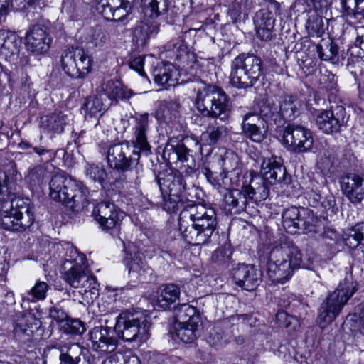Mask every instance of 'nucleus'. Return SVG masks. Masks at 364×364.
Here are the masks:
<instances>
[{
    "label": "nucleus",
    "mask_w": 364,
    "mask_h": 364,
    "mask_svg": "<svg viewBox=\"0 0 364 364\" xmlns=\"http://www.w3.org/2000/svg\"><path fill=\"white\" fill-rule=\"evenodd\" d=\"M176 336L185 343L194 342L200 335L201 318L197 309L183 304L174 309Z\"/></svg>",
    "instance_id": "9d476101"
},
{
    "label": "nucleus",
    "mask_w": 364,
    "mask_h": 364,
    "mask_svg": "<svg viewBox=\"0 0 364 364\" xmlns=\"http://www.w3.org/2000/svg\"><path fill=\"white\" fill-rule=\"evenodd\" d=\"M180 288L174 284L161 285L156 291V300L154 308L166 310L171 307L178 299Z\"/></svg>",
    "instance_id": "cd10ccee"
},
{
    "label": "nucleus",
    "mask_w": 364,
    "mask_h": 364,
    "mask_svg": "<svg viewBox=\"0 0 364 364\" xmlns=\"http://www.w3.org/2000/svg\"><path fill=\"white\" fill-rule=\"evenodd\" d=\"M341 4L345 15H354L358 5V0H341Z\"/></svg>",
    "instance_id": "338daca9"
},
{
    "label": "nucleus",
    "mask_w": 364,
    "mask_h": 364,
    "mask_svg": "<svg viewBox=\"0 0 364 364\" xmlns=\"http://www.w3.org/2000/svg\"><path fill=\"white\" fill-rule=\"evenodd\" d=\"M149 129V114H143L136 117V124L134 127L135 146L127 142L115 144L109 146L107 151V159L111 168L126 171L134 165L137 164L139 160L141 151H150L151 146L147 140Z\"/></svg>",
    "instance_id": "f03ea898"
},
{
    "label": "nucleus",
    "mask_w": 364,
    "mask_h": 364,
    "mask_svg": "<svg viewBox=\"0 0 364 364\" xmlns=\"http://www.w3.org/2000/svg\"><path fill=\"white\" fill-rule=\"evenodd\" d=\"M307 217H302L300 222V227L298 230H301L304 233L317 232H318V219L311 215L307 210Z\"/></svg>",
    "instance_id": "6e6d98bb"
},
{
    "label": "nucleus",
    "mask_w": 364,
    "mask_h": 364,
    "mask_svg": "<svg viewBox=\"0 0 364 364\" xmlns=\"http://www.w3.org/2000/svg\"><path fill=\"white\" fill-rule=\"evenodd\" d=\"M21 40L17 34L10 30H0V55L6 60L17 58Z\"/></svg>",
    "instance_id": "5701e85b"
},
{
    "label": "nucleus",
    "mask_w": 364,
    "mask_h": 364,
    "mask_svg": "<svg viewBox=\"0 0 364 364\" xmlns=\"http://www.w3.org/2000/svg\"><path fill=\"white\" fill-rule=\"evenodd\" d=\"M26 46L28 51L36 55L46 53L50 48V38L46 30L34 26L26 34Z\"/></svg>",
    "instance_id": "b1692460"
},
{
    "label": "nucleus",
    "mask_w": 364,
    "mask_h": 364,
    "mask_svg": "<svg viewBox=\"0 0 364 364\" xmlns=\"http://www.w3.org/2000/svg\"><path fill=\"white\" fill-rule=\"evenodd\" d=\"M247 204V199L242 190H227L223 196V206L227 213L238 214L245 210Z\"/></svg>",
    "instance_id": "c85d7f7f"
},
{
    "label": "nucleus",
    "mask_w": 364,
    "mask_h": 364,
    "mask_svg": "<svg viewBox=\"0 0 364 364\" xmlns=\"http://www.w3.org/2000/svg\"><path fill=\"white\" fill-rule=\"evenodd\" d=\"M276 318L279 324L281 326H284L285 328H288L291 325H293V328L296 330L299 326V322L296 316H290L286 311H279L276 315Z\"/></svg>",
    "instance_id": "680f3d73"
},
{
    "label": "nucleus",
    "mask_w": 364,
    "mask_h": 364,
    "mask_svg": "<svg viewBox=\"0 0 364 364\" xmlns=\"http://www.w3.org/2000/svg\"><path fill=\"white\" fill-rule=\"evenodd\" d=\"M195 105L203 117L223 120L228 116V97L222 88L215 85H205L199 88L196 92Z\"/></svg>",
    "instance_id": "6e6552de"
},
{
    "label": "nucleus",
    "mask_w": 364,
    "mask_h": 364,
    "mask_svg": "<svg viewBox=\"0 0 364 364\" xmlns=\"http://www.w3.org/2000/svg\"><path fill=\"white\" fill-rule=\"evenodd\" d=\"M357 283L352 278L346 277L331 292L321 304L317 322L321 328H325L339 315L344 306L357 291Z\"/></svg>",
    "instance_id": "0eeeda50"
},
{
    "label": "nucleus",
    "mask_w": 364,
    "mask_h": 364,
    "mask_svg": "<svg viewBox=\"0 0 364 364\" xmlns=\"http://www.w3.org/2000/svg\"><path fill=\"white\" fill-rule=\"evenodd\" d=\"M282 142L289 149L296 153H304L312 148L314 137L310 129L292 123L284 129Z\"/></svg>",
    "instance_id": "ddd939ff"
},
{
    "label": "nucleus",
    "mask_w": 364,
    "mask_h": 364,
    "mask_svg": "<svg viewBox=\"0 0 364 364\" xmlns=\"http://www.w3.org/2000/svg\"><path fill=\"white\" fill-rule=\"evenodd\" d=\"M85 173L89 180L97 182L102 186L108 179V173L104 166L100 164H87L85 167Z\"/></svg>",
    "instance_id": "a19ab883"
},
{
    "label": "nucleus",
    "mask_w": 364,
    "mask_h": 364,
    "mask_svg": "<svg viewBox=\"0 0 364 364\" xmlns=\"http://www.w3.org/2000/svg\"><path fill=\"white\" fill-rule=\"evenodd\" d=\"M225 128L214 122L208 125L207 129L200 136V144L203 146H211L216 144L223 136Z\"/></svg>",
    "instance_id": "ea45409f"
},
{
    "label": "nucleus",
    "mask_w": 364,
    "mask_h": 364,
    "mask_svg": "<svg viewBox=\"0 0 364 364\" xmlns=\"http://www.w3.org/2000/svg\"><path fill=\"white\" fill-rule=\"evenodd\" d=\"M241 188L247 199L255 203L264 200L269 194L264 178L253 171L245 173Z\"/></svg>",
    "instance_id": "dca6fc26"
},
{
    "label": "nucleus",
    "mask_w": 364,
    "mask_h": 364,
    "mask_svg": "<svg viewBox=\"0 0 364 364\" xmlns=\"http://www.w3.org/2000/svg\"><path fill=\"white\" fill-rule=\"evenodd\" d=\"M302 254L299 247L291 242L274 246L269 252L267 274L272 282L284 284L300 268Z\"/></svg>",
    "instance_id": "7ed1b4c3"
},
{
    "label": "nucleus",
    "mask_w": 364,
    "mask_h": 364,
    "mask_svg": "<svg viewBox=\"0 0 364 364\" xmlns=\"http://www.w3.org/2000/svg\"><path fill=\"white\" fill-rule=\"evenodd\" d=\"M44 173L45 171L42 166H36L29 169L28 173L25 178L31 183L36 185L43 179Z\"/></svg>",
    "instance_id": "e2e57ef3"
},
{
    "label": "nucleus",
    "mask_w": 364,
    "mask_h": 364,
    "mask_svg": "<svg viewBox=\"0 0 364 364\" xmlns=\"http://www.w3.org/2000/svg\"><path fill=\"white\" fill-rule=\"evenodd\" d=\"M92 214L100 227L113 237L119 236L124 212L109 201H102L93 209Z\"/></svg>",
    "instance_id": "f8f14e48"
},
{
    "label": "nucleus",
    "mask_w": 364,
    "mask_h": 364,
    "mask_svg": "<svg viewBox=\"0 0 364 364\" xmlns=\"http://www.w3.org/2000/svg\"><path fill=\"white\" fill-rule=\"evenodd\" d=\"M61 68L73 78H84L89 74L93 65V59L82 48H71L65 50L60 58Z\"/></svg>",
    "instance_id": "9b49d317"
},
{
    "label": "nucleus",
    "mask_w": 364,
    "mask_h": 364,
    "mask_svg": "<svg viewBox=\"0 0 364 364\" xmlns=\"http://www.w3.org/2000/svg\"><path fill=\"white\" fill-rule=\"evenodd\" d=\"M110 103L98 92L97 95L89 96L85 99L81 109L85 118H98L109 108Z\"/></svg>",
    "instance_id": "c756f323"
},
{
    "label": "nucleus",
    "mask_w": 364,
    "mask_h": 364,
    "mask_svg": "<svg viewBox=\"0 0 364 364\" xmlns=\"http://www.w3.org/2000/svg\"><path fill=\"white\" fill-rule=\"evenodd\" d=\"M65 124L66 116L59 112L42 117L40 126L45 133L55 134L61 133Z\"/></svg>",
    "instance_id": "c9c22d12"
},
{
    "label": "nucleus",
    "mask_w": 364,
    "mask_h": 364,
    "mask_svg": "<svg viewBox=\"0 0 364 364\" xmlns=\"http://www.w3.org/2000/svg\"><path fill=\"white\" fill-rule=\"evenodd\" d=\"M338 46L333 41L326 43L324 45H318L316 50L319 58L323 60L334 62L338 54Z\"/></svg>",
    "instance_id": "49530a36"
},
{
    "label": "nucleus",
    "mask_w": 364,
    "mask_h": 364,
    "mask_svg": "<svg viewBox=\"0 0 364 364\" xmlns=\"http://www.w3.org/2000/svg\"><path fill=\"white\" fill-rule=\"evenodd\" d=\"M162 195V209L169 213L176 212L178 210L179 205L181 203V196H171L169 194Z\"/></svg>",
    "instance_id": "5fc2aeb1"
},
{
    "label": "nucleus",
    "mask_w": 364,
    "mask_h": 364,
    "mask_svg": "<svg viewBox=\"0 0 364 364\" xmlns=\"http://www.w3.org/2000/svg\"><path fill=\"white\" fill-rule=\"evenodd\" d=\"M53 350L59 354L60 364H90L89 352L79 344L73 343Z\"/></svg>",
    "instance_id": "412c9836"
},
{
    "label": "nucleus",
    "mask_w": 364,
    "mask_h": 364,
    "mask_svg": "<svg viewBox=\"0 0 364 364\" xmlns=\"http://www.w3.org/2000/svg\"><path fill=\"white\" fill-rule=\"evenodd\" d=\"M165 0H141V6L145 16L151 19L158 18L161 14L159 4Z\"/></svg>",
    "instance_id": "8fccbe9b"
},
{
    "label": "nucleus",
    "mask_w": 364,
    "mask_h": 364,
    "mask_svg": "<svg viewBox=\"0 0 364 364\" xmlns=\"http://www.w3.org/2000/svg\"><path fill=\"white\" fill-rule=\"evenodd\" d=\"M130 68L136 70L141 76L145 75L144 71V58L141 56H137L134 58L129 63Z\"/></svg>",
    "instance_id": "774afa93"
},
{
    "label": "nucleus",
    "mask_w": 364,
    "mask_h": 364,
    "mask_svg": "<svg viewBox=\"0 0 364 364\" xmlns=\"http://www.w3.org/2000/svg\"><path fill=\"white\" fill-rule=\"evenodd\" d=\"M232 255V251L230 249L229 246H223L218 247L215 250L212 259L213 261L218 264V265H225L227 264L230 260V256Z\"/></svg>",
    "instance_id": "4d7b16f0"
},
{
    "label": "nucleus",
    "mask_w": 364,
    "mask_h": 364,
    "mask_svg": "<svg viewBox=\"0 0 364 364\" xmlns=\"http://www.w3.org/2000/svg\"><path fill=\"white\" fill-rule=\"evenodd\" d=\"M232 277L238 287L253 291L262 281V273L252 264H241L232 269Z\"/></svg>",
    "instance_id": "a211bd4d"
},
{
    "label": "nucleus",
    "mask_w": 364,
    "mask_h": 364,
    "mask_svg": "<svg viewBox=\"0 0 364 364\" xmlns=\"http://www.w3.org/2000/svg\"><path fill=\"white\" fill-rule=\"evenodd\" d=\"M157 183L161 194L181 196L186 188L185 178L181 174L160 173Z\"/></svg>",
    "instance_id": "393cba45"
},
{
    "label": "nucleus",
    "mask_w": 364,
    "mask_h": 364,
    "mask_svg": "<svg viewBox=\"0 0 364 364\" xmlns=\"http://www.w3.org/2000/svg\"><path fill=\"white\" fill-rule=\"evenodd\" d=\"M155 83L168 89L178 83V73L174 65L169 63H159L153 70Z\"/></svg>",
    "instance_id": "a878e982"
},
{
    "label": "nucleus",
    "mask_w": 364,
    "mask_h": 364,
    "mask_svg": "<svg viewBox=\"0 0 364 364\" xmlns=\"http://www.w3.org/2000/svg\"><path fill=\"white\" fill-rule=\"evenodd\" d=\"M301 103L292 96H286L281 101L279 106V117H282L287 121L295 119L300 114Z\"/></svg>",
    "instance_id": "58836bf2"
},
{
    "label": "nucleus",
    "mask_w": 364,
    "mask_h": 364,
    "mask_svg": "<svg viewBox=\"0 0 364 364\" xmlns=\"http://www.w3.org/2000/svg\"><path fill=\"white\" fill-rule=\"evenodd\" d=\"M35 220L28 199L16 198L6 200L0 206V227L6 230L22 232Z\"/></svg>",
    "instance_id": "20e7f679"
},
{
    "label": "nucleus",
    "mask_w": 364,
    "mask_h": 364,
    "mask_svg": "<svg viewBox=\"0 0 364 364\" xmlns=\"http://www.w3.org/2000/svg\"><path fill=\"white\" fill-rule=\"evenodd\" d=\"M85 262L86 257L84 255H79L73 262H65L63 278L71 287L81 288L87 279L88 268Z\"/></svg>",
    "instance_id": "f3484780"
},
{
    "label": "nucleus",
    "mask_w": 364,
    "mask_h": 364,
    "mask_svg": "<svg viewBox=\"0 0 364 364\" xmlns=\"http://www.w3.org/2000/svg\"><path fill=\"white\" fill-rule=\"evenodd\" d=\"M223 171L228 173L230 176H235L237 180L241 174V168L239 165L237 156L233 152H226L222 159Z\"/></svg>",
    "instance_id": "79ce46f5"
},
{
    "label": "nucleus",
    "mask_w": 364,
    "mask_h": 364,
    "mask_svg": "<svg viewBox=\"0 0 364 364\" xmlns=\"http://www.w3.org/2000/svg\"><path fill=\"white\" fill-rule=\"evenodd\" d=\"M159 30V26L154 19H144L136 24L134 37L139 46H144L151 38L158 33Z\"/></svg>",
    "instance_id": "473e14b6"
},
{
    "label": "nucleus",
    "mask_w": 364,
    "mask_h": 364,
    "mask_svg": "<svg viewBox=\"0 0 364 364\" xmlns=\"http://www.w3.org/2000/svg\"><path fill=\"white\" fill-rule=\"evenodd\" d=\"M204 175L208 181L216 189L223 188L226 191L231 187L237 186L238 181L235 176H230L227 172L223 171L220 175H215L209 168H205Z\"/></svg>",
    "instance_id": "e433bc0d"
},
{
    "label": "nucleus",
    "mask_w": 364,
    "mask_h": 364,
    "mask_svg": "<svg viewBox=\"0 0 364 364\" xmlns=\"http://www.w3.org/2000/svg\"><path fill=\"white\" fill-rule=\"evenodd\" d=\"M90 38V43L95 47L103 46L109 39L107 31L100 27L95 28Z\"/></svg>",
    "instance_id": "052dcab7"
},
{
    "label": "nucleus",
    "mask_w": 364,
    "mask_h": 364,
    "mask_svg": "<svg viewBox=\"0 0 364 364\" xmlns=\"http://www.w3.org/2000/svg\"><path fill=\"white\" fill-rule=\"evenodd\" d=\"M267 129V126L242 127L245 137L256 143H260L265 138Z\"/></svg>",
    "instance_id": "09e8293b"
},
{
    "label": "nucleus",
    "mask_w": 364,
    "mask_h": 364,
    "mask_svg": "<svg viewBox=\"0 0 364 364\" xmlns=\"http://www.w3.org/2000/svg\"><path fill=\"white\" fill-rule=\"evenodd\" d=\"M119 336L115 327L96 326L90 332V340L93 350L109 353L114 352L118 346Z\"/></svg>",
    "instance_id": "2eb2a0df"
},
{
    "label": "nucleus",
    "mask_w": 364,
    "mask_h": 364,
    "mask_svg": "<svg viewBox=\"0 0 364 364\" xmlns=\"http://www.w3.org/2000/svg\"><path fill=\"white\" fill-rule=\"evenodd\" d=\"M49 286L46 282L38 280L34 286L28 291L27 297H23V300H27L31 302L43 301L46 298Z\"/></svg>",
    "instance_id": "a18cd8bd"
},
{
    "label": "nucleus",
    "mask_w": 364,
    "mask_h": 364,
    "mask_svg": "<svg viewBox=\"0 0 364 364\" xmlns=\"http://www.w3.org/2000/svg\"><path fill=\"white\" fill-rule=\"evenodd\" d=\"M257 26L274 28L275 19L271 12L267 10H261L257 13Z\"/></svg>",
    "instance_id": "bf43d9fd"
},
{
    "label": "nucleus",
    "mask_w": 364,
    "mask_h": 364,
    "mask_svg": "<svg viewBox=\"0 0 364 364\" xmlns=\"http://www.w3.org/2000/svg\"><path fill=\"white\" fill-rule=\"evenodd\" d=\"M345 245L355 248L364 241V223L355 225L343 238Z\"/></svg>",
    "instance_id": "c03bdc74"
},
{
    "label": "nucleus",
    "mask_w": 364,
    "mask_h": 364,
    "mask_svg": "<svg viewBox=\"0 0 364 364\" xmlns=\"http://www.w3.org/2000/svg\"><path fill=\"white\" fill-rule=\"evenodd\" d=\"M115 328L119 338L140 346L149 338V317L142 311L126 310L117 317Z\"/></svg>",
    "instance_id": "39448f33"
},
{
    "label": "nucleus",
    "mask_w": 364,
    "mask_h": 364,
    "mask_svg": "<svg viewBox=\"0 0 364 364\" xmlns=\"http://www.w3.org/2000/svg\"><path fill=\"white\" fill-rule=\"evenodd\" d=\"M267 126V121L260 114L256 113H247L244 115L242 127Z\"/></svg>",
    "instance_id": "13d9d810"
},
{
    "label": "nucleus",
    "mask_w": 364,
    "mask_h": 364,
    "mask_svg": "<svg viewBox=\"0 0 364 364\" xmlns=\"http://www.w3.org/2000/svg\"><path fill=\"white\" fill-rule=\"evenodd\" d=\"M262 75V60L255 55L242 53L232 61L230 82L236 87H251Z\"/></svg>",
    "instance_id": "1a4fd4ad"
},
{
    "label": "nucleus",
    "mask_w": 364,
    "mask_h": 364,
    "mask_svg": "<svg viewBox=\"0 0 364 364\" xmlns=\"http://www.w3.org/2000/svg\"><path fill=\"white\" fill-rule=\"evenodd\" d=\"M125 262L129 269V277L133 281L141 280L149 270L144 262L143 255L140 252L127 255Z\"/></svg>",
    "instance_id": "72a5a7b5"
},
{
    "label": "nucleus",
    "mask_w": 364,
    "mask_h": 364,
    "mask_svg": "<svg viewBox=\"0 0 364 364\" xmlns=\"http://www.w3.org/2000/svg\"><path fill=\"white\" fill-rule=\"evenodd\" d=\"M65 331L72 334H82L85 331L84 323L79 319L67 320Z\"/></svg>",
    "instance_id": "0e129e2a"
},
{
    "label": "nucleus",
    "mask_w": 364,
    "mask_h": 364,
    "mask_svg": "<svg viewBox=\"0 0 364 364\" xmlns=\"http://www.w3.org/2000/svg\"><path fill=\"white\" fill-rule=\"evenodd\" d=\"M341 188L353 203H358L364 198V178L356 173H348L341 177Z\"/></svg>",
    "instance_id": "aec40b11"
},
{
    "label": "nucleus",
    "mask_w": 364,
    "mask_h": 364,
    "mask_svg": "<svg viewBox=\"0 0 364 364\" xmlns=\"http://www.w3.org/2000/svg\"><path fill=\"white\" fill-rule=\"evenodd\" d=\"M260 115L267 120L272 119L277 121L279 117L277 107L274 105L269 100L263 102L259 107Z\"/></svg>",
    "instance_id": "864d4df0"
},
{
    "label": "nucleus",
    "mask_w": 364,
    "mask_h": 364,
    "mask_svg": "<svg viewBox=\"0 0 364 364\" xmlns=\"http://www.w3.org/2000/svg\"><path fill=\"white\" fill-rule=\"evenodd\" d=\"M100 95H103L110 105L119 100L129 99L133 95L132 90L124 86L119 81L109 80L101 86Z\"/></svg>",
    "instance_id": "bb28decb"
},
{
    "label": "nucleus",
    "mask_w": 364,
    "mask_h": 364,
    "mask_svg": "<svg viewBox=\"0 0 364 364\" xmlns=\"http://www.w3.org/2000/svg\"><path fill=\"white\" fill-rule=\"evenodd\" d=\"M193 143L196 146L198 145V141L194 138H185L182 141H178L176 139H171L166 145L164 154L170 157L171 152L174 154L176 159L181 161H187L189 156V149L187 148L188 144Z\"/></svg>",
    "instance_id": "7c9ffc66"
},
{
    "label": "nucleus",
    "mask_w": 364,
    "mask_h": 364,
    "mask_svg": "<svg viewBox=\"0 0 364 364\" xmlns=\"http://www.w3.org/2000/svg\"><path fill=\"white\" fill-rule=\"evenodd\" d=\"M134 0H100L97 10L107 21H121L128 14Z\"/></svg>",
    "instance_id": "6ab92c4d"
},
{
    "label": "nucleus",
    "mask_w": 364,
    "mask_h": 364,
    "mask_svg": "<svg viewBox=\"0 0 364 364\" xmlns=\"http://www.w3.org/2000/svg\"><path fill=\"white\" fill-rule=\"evenodd\" d=\"M39 324L32 314H26L14 327V334L16 339L27 341L33 336L34 328Z\"/></svg>",
    "instance_id": "2f4dec72"
},
{
    "label": "nucleus",
    "mask_w": 364,
    "mask_h": 364,
    "mask_svg": "<svg viewBox=\"0 0 364 364\" xmlns=\"http://www.w3.org/2000/svg\"><path fill=\"white\" fill-rule=\"evenodd\" d=\"M164 50L170 53V57H175L176 59H181L188 54V47L181 36H178L168 41L164 46Z\"/></svg>",
    "instance_id": "37998d69"
},
{
    "label": "nucleus",
    "mask_w": 364,
    "mask_h": 364,
    "mask_svg": "<svg viewBox=\"0 0 364 364\" xmlns=\"http://www.w3.org/2000/svg\"><path fill=\"white\" fill-rule=\"evenodd\" d=\"M180 105L177 100H168L161 102L159 109L165 119H173L179 112Z\"/></svg>",
    "instance_id": "3c124183"
},
{
    "label": "nucleus",
    "mask_w": 364,
    "mask_h": 364,
    "mask_svg": "<svg viewBox=\"0 0 364 364\" xmlns=\"http://www.w3.org/2000/svg\"><path fill=\"white\" fill-rule=\"evenodd\" d=\"M214 208L204 204H189L180 213L178 229L183 240L192 245L207 243L217 226Z\"/></svg>",
    "instance_id": "f257e3e1"
},
{
    "label": "nucleus",
    "mask_w": 364,
    "mask_h": 364,
    "mask_svg": "<svg viewBox=\"0 0 364 364\" xmlns=\"http://www.w3.org/2000/svg\"><path fill=\"white\" fill-rule=\"evenodd\" d=\"M307 210L303 208L301 210L296 207H291L284 210L282 214V223L288 232H295L300 227V222L302 217L306 215Z\"/></svg>",
    "instance_id": "4c0bfd02"
},
{
    "label": "nucleus",
    "mask_w": 364,
    "mask_h": 364,
    "mask_svg": "<svg viewBox=\"0 0 364 364\" xmlns=\"http://www.w3.org/2000/svg\"><path fill=\"white\" fill-rule=\"evenodd\" d=\"M261 173L269 183H280L285 180L286 168L282 166L281 159L277 156L264 159L261 165Z\"/></svg>",
    "instance_id": "4be33fe9"
},
{
    "label": "nucleus",
    "mask_w": 364,
    "mask_h": 364,
    "mask_svg": "<svg viewBox=\"0 0 364 364\" xmlns=\"http://www.w3.org/2000/svg\"><path fill=\"white\" fill-rule=\"evenodd\" d=\"M0 180L6 193L10 196L18 192L19 186L18 183L21 180V175L17 171L16 164L14 162L10 163L7 168L4 172L0 173Z\"/></svg>",
    "instance_id": "f704fd0d"
},
{
    "label": "nucleus",
    "mask_w": 364,
    "mask_h": 364,
    "mask_svg": "<svg viewBox=\"0 0 364 364\" xmlns=\"http://www.w3.org/2000/svg\"><path fill=\"white\" fill-rule=\"evenodd\" d=\"M306 28L309 36L321 37L324 33L323 19L318 15L311 16L306 23Z\"/></svg>",
    "instance_id": "de8ad7c7"
},
{
    "label": "nucleus",
    "mask_w": 364,
    "mask_h": 364,
    "mask_svg": "<svg viewBox=\"0 0 364 364\" xmlns=\"http://www.w3.org/2000/svg\"><path fill=\"white\" fill-rule=\"evenodd\" d=\"M86 192L82 183L61 174L54 175L50 181V197L73 210L77 211L84 207Z\"/></svg>",
    "instance_id": "423d86ee"
},
{
    "label": "nucleus",
    "mask_w": 364,
    "mask_h": 364,
    "mask_svg": "<svg viewBox=\"0 0 364 364\" xmlns=\"http://www.w3.org/2000/svg\"><path fill=\"white\" fill-rule=\"evenodd\" d=\"M49 316L58 322H63L68 320V315L65 311L55 306L50 309Z\"/></svg>",
    "instance_id": "69168bd1"
},
{
    "label": "nucleus",
    "mask_w": 364,
    "mask_h": 364,
    "mask_svg": "<svg viewBox=\"0 0 364 364\" xmlns=\"http://www.w3.org/2000/svg\"><path fill=\"white\" fill-rule=\"evenodd\" d=\"M348 117L343 106H336L329 110H321L316 116V124L319 130L326 134H333L346 126Z\"/></svg>",
    "instance_id": "4468645a"
},
{
    "label": "nucleus",
    "mask_w": 364,
    "mask_h": 364,
    "mask_svg": "<svg viewBox=\"0 0 364 364\" xmlns=\"http://www.w3.org/2000/svg\"><path fill=\"white\" fill-rule=\"evenodd\" d=\"M99 284L95 277L90 275V271L87 273V279L84 282L81 288H85V296L87 299L94 300L99 295Z\"/></svg>",
    "instance_id": "603ef678"
}]
</instances>
